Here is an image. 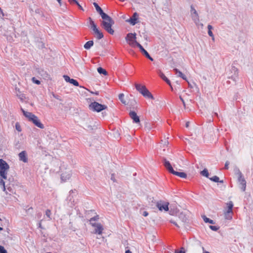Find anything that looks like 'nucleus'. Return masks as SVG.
I'll return each instance as SVG.
<instances>
[{
  "label": "nucleus",
  "mask_w": 253,
  "mask_h": 253,
  "mask_svg": "<svg viewBox=\"0 0 253 253\" xmlns=\"http://www.w3.org/2000/svg\"><path fill=\"white\" fill-rule=\"evenodd\" d=\"M93 5L95 7L96 10L99 13L103 19V21L101 22L102 27L108 33L113 35L114 31L112 28V26L114 24V20L110 16L103 12L97 3L94 2Z\"/></svg>",
  "instance_id": "1"
},
{
  "label": "nucleus",
  "mask_w": 253,
  "mask_h": 253,
  "mask_svg": "<svg viewBox=\"0 0 253 253\" xmlns=\"http://www.w3.org/2000/svg\"><path fill=\"white\" fill-rule=\"evenodd\" d=\"M163 161L165 167L169 171V172L174 175H175L177 176H179L181 178H186L187 177V174L186 173L183 172H178L175 171L173 169L169 162L167 161L166 159L163 158Z\"/></svg>",
  "instance_id": "2"
},
{
  "label": "nucleus",
  "mask_w": 253,
  "mask_h": 253,
  "mask_svg": "<svg viewBox=\"0 0 253 253\" xmlns=\"http://www.w3.org/2000/svg\"><path fill=\"white\" fill-rule=\"evenodd\" d=\"M135 88L144 97L154 99L153 96L145 86L140 84H136Z\"/></svg>",
  "instance_id": "3"
},
{
  "label": "nucleus",
  "mask_w": 253,
  "mask_h": 253,
  "mask_svg": "<svg viewBox=\"0 0 253 253\" xmlns=\"http://www.w3.org/2000/svg\"><path fill=\"white\" fill-rule=\"evenodd\" d=\"M9 169L8 164L3 160L0 159V175L3 179H7V171Z\"/></svg>",
  "instance_id": "4"
},
{
  "label": "nucleus",
  "mask_w": 253,
  "mask_h": 253,
  "mask_svg": "<svg viewBox=\"0 0 253 253\" xmlns=\"http://www.w3.org/2000/svg\"><path fill=\"white\" fill-rule=\"evenodd\" d=\"M235 174L238 176V181L240 184V188L243 191H245L246 188V181L242 173L239 169L235 170Z\"/></svg>",
  "instance_id": "5"
},
{
  "label": "nucleus",
  "mask_w": 253,
  "mask_h": 253,
  "mask_svg": "<svg viewBox=\"0 0 253 253\" xmlns=\"http://www.w3.org/2000/svg\"><path fill=\"white\" fill-rule=\"evenodd\" d=\"M107 108L105 105L101 104L97 102H92L89 105V108L93 111L97 112H101V111L106 109Z\"/></svg>",
  "instance_id": "6"
},
{
  "label": "nucleus",
  "mask_w": 253,
  "mask_h": 253,
  "mask_svg": "<svg viewBox=\"0 0 253 253\" xmlns=\"http://www.w3.org/2000/svg\"><path fill=\"white\" fill-rule=\"evenodd\" d=\"M227 210L224 213V217L226 219L231 220L233 214V203L232 201H229L227 203Z\"/></svg>",
  "instance_id": "7"
},
{
  "label": "nucleus",
  "mask_w": 253,
  "mask_h": 253,
  "mask_svg": "<svg viewBox=\"0 0 253 253\" xmlns=\"http://www.w3.org/2000/svg\"><path fill=\"white\" fill-rule=\"evenodd\" d=\"M228 78L236 82L238 78V70L235 66H232L228 75Z\"/></svg>",
  "instance_id": "8"
},
{
  "label": "nucleus",
  "mask_w": 253,
  "mask_h": 253,
  "mask_svg": "<svg viewBox=\"0 0 253 253\" xmlns=\"http://www.w3.org/2000/svg\"><path fill=\"white\" fill-rule=\"evenodd\" d=\"M190 8L191 15L192 20L194 21L195 24L197 25L200 21L199 14L193 5H191Z\"/></svg>",
  "instance_id": "9"
},
{
  "label": "nucleus",
  "mask_w": 253,
  "mask_h": 253,
  "mask_svg": "<svg viewBox=\"0 0 253 253\" xmlns=\"http://www.w3.org/2000/svg\"><path fill=\"white\" fill-rule=\"evenodd\" d=\"M169 205L168 202H164L162 201H159L157 203L156 206L160 211L163 210L167 211H169Z\"/></svg>",
  "instance_id": "10"
},
{
  "label": "nucleus",
  "mask_w": 253,
  "mask_h": 253,
  "mask_svg": "<svg viewBox=\"0 0 253 253\" xmlns=\"http://www.w3.org/2000/svg\"><path fill=\"white\" fill-rule=\"evenodd\" d=\"M91 226L95 227L94 230V233L101 235L103 230V226L99 223H91Z\"/></svg>",
  "instance_id": "11"
},
{
  "label": "nucleus",
  "mask_w": 253,
  "mask_h": 253,
  "mask_svg": "<svg viewBox=\"0 0 253 253\" xmlns=\"http://www.w3.org/2000/svg\"><path fill=\"white\" fill-rule=\"evenodd\" d=\"M30 122H32L36 126L40 128H44L43 125L41 122L38 117L36 115H35L34 117L31 118Z\"/></svg>",
  "instance_id": "12"
},
{
  "label": "nucleus",
  "mask_w": 253,
  "mask_h": 253,
  "mask_svg": "<svg viewBox=\"0 0 253 253\" xmlns=\"http://www.w3.org/2000/svg\"><path fill=\"white\" fill-rule=\"evenodd\" d=\"M19 160L24 163L28 162V157L27 153L25 151H23L18 154Z\"/></svg>",
  "instance_id": "13"
},
{
  "label": "nucleus",
  "mask_w": 253,
  "mask_h": 253,
  "mask_svg": "<svg viewBox=\"0 0 253 253\" xmlns=\"http://www.w3.org/2000/svg\"><path fill=\"white\" fill-rule=\"evenodd\" d=\"M129 115L131 119L133 120V123H138L140 122L139 117L134 111H130Z\"/></svg>",
  "instance_id": "14"
},
{
  "label": "nucleus",
  "mask_w": 253,
  "mask_h": 253,
  "mask_svg": "<svg viewBox=\"0 0 253 253\" xmlns=\"http://www.w3.org/2000/svg\"><path fill=\"white\" fill-rule=\"evenodd\" d=\"M135 43V44L140 49L141 53L146 56L148 55V52L143 48V47L138 42H137L136 41L134 42Z\"/></svg>",
  "instance_id": "15"
},
{
  "label": "nucleus",
  "mask_w": 253,
  "mask_h": 253,
  "mask_svg": "<svg viewBox=\"0 0 253 253\" xmlns=\"http://www.w3.org/2000/svg\"><path fill=\"white\" fill-rule=\"evenodd\" d=\"M71 177V172H65L62 173L61 175V179L63 181H66L69 180Z\"/></svg>",
  "instance_id": "16"
},
{
  "label": "nucleus",
  "mask_w": 253,
  "mask_h": 253,
  "mask_svg": "<svg viewBox=\"0 0 253 253\" xmlns=\"http://www.w3.org/2000/svg\"><path fill=\"white\" fill-rule=\"evenodd\" d=\"M158 73L161 79L165 81L169 85L171 86L170 81L165 76L161 71L159 70Z\"/></svg>",
  "instance_id": "17"
},
{
  "label": "nucleus",
  "mask_w": 253,
  "mask_h": 253,
  "mask_svg": "<svg viewBox=\"0 0 253 253\" xmlns=\"http://www.w3.org/2000/svg\"><path fill=\"white\" fill-rule=\"evenodd\" d=\"M138 15L136 12L133 13L132 17H131L129 20L130 23L132 25H134L137 23Z\"/></svg>",
  "instance_id": "18"
},
{
  "label": "nucleus",
  "mask_w": 253,
  "mask_h": 253,
  "mask_svg": "<svg viewBox=\"0 0 253 253\" xmlns=\"http://www.w3.org/2000/svg\"><path fill=\"white\" fill-rule=\"evenodd\" d=\"M21 111L23 112V114L24 115V116L25 117H26L27 118H28V120L29 121H31V118H33L35 116V115L33 114V113L25 111L22 108H21Z\"/></svg>",
  "instance_id": "19"
},
{
  "label": "nucleus",
  "mask_w": 253,
  "mask_h": 253,
  "mask_svg": "<svg viewBox=\"0 0 253 253\" xmlns=\"http://www.w3.org/2000/svg\"><path fill=\"white\" fill-rule=\"evenodd\" d=\"M178 217L184 223H187L188 221L186 215L182 212L179 213Z\"/></svg>",
  "instance_id": "20"
},
{
  "label": "nucleus",
  "mask_w": 253,
  "mask_h": 253,
  "mask_svg": "<svg viewBox=\"0 0 253 253\" xmlns=\"http://www.w3.org/2000/svg\"><path fill=\"white\" fill-rule=\"evenodd\" d=\"M175 74L177 75L178 77L181 78L182 79L187 81L186 77L185 75H184L181 71L178 70L176 68H174L173 69Z\"/></svg>",
  "instance_id": "21"
},
{
  "label": "nucleus",
  "mask_w": 253,
  "mask_h": 253,
  "mask_svg": "<svg viewBox=\"0 0 253 253\" xmlns=\"http://www.w3.org/2000/svg\"><path fill=\"white\" fill-rule=\"evenodd\" d=\"M136 34L135 33H134V34H132V33H128L127 36H126V40H129L130 41H132L133 40H134L133 42H134L136 39ZM132 43H135L134 42H133Z\"/></svg>",
  "instance_id": "22"
},
{
  "label": "nucleus",
  "mask_w": 253,
  "mask_h": 253,
  "mask_svg": "<svg viewBox=\"0 0 253 253\" xmlns=\"http://www.w3.org/2000/svg\"><path fill=\"white\" fill-rule=\"evenodd\" d=\"M93 43L94 42L93 41H89L84 44V48L85 49H89L91 46H93Z\"/></svg>",
  "instance_id": "23"
},
{
  "label": "nucleus",
  "mask_w": 253,
  "mask_h": 253,
  "mask_svg": "<svg viewBox=\"0 0 253 253\" xmlns=\"http://www.w3.org/2000/svg\"><path fill=\"white\" fill-rule=\"evenodd\" d=\"M89 24L90 25V28L92 30V31L94 32L95 30H96L98 28H97L96 25L94 23V21L92 20V19L90 17L89 18Z\"/></svg>",
  "instance_id": "24"
},
{
  "label": "nucleus",
  "mask_w": 253,
  "mask_h": 253,
  "mask_svg": "<svg viewBox=\"0 0 253 253\" xmlns=\"http://www.w3.org/2000/svg\"><path fill=\"white\" fill-rule=\"evenodd\" d=\"M94 33L96 35L97 38L98 40L101 39L104 37L103 33L101 32L98 29L95 30Z\"/></svg>",
  "instance_id": "25"
},
{
  "label": "nucleus",
  "mask_w": 253,
  "mask_h": 253,
  "mask_svg": "<svg viewBox=\"0 0 253 253\" xmlns=\"http://www.w3.org/2000/svg\"><path fill=\"white\" fill-rule=\"evenodd\" d=\"M209 179L213 181V182H220V183H223V180H219V177L217 176H214L212 177H210Z\"/></svg>",
  "instance_id": "26"
},
{
  "label": "nucleus",
  "mask_w": 253,
  "mask_h": 253,
  "mask_svg": "<svg viewBox=\"0 0 253 253\" xmlns=\"http://www.w3.org/2000/svg\"><path fill=\"white\" fill-rule=\"evenodd\" d=\"M212 26L211 25H208V34L212 38V40H214V36L211 32V29H212Z\"/></svg>",
  "instance_id": "27"
},
{
  "label": "nucleus",
  "mask_w": 253,
  "mask_h": 253,
  "mask_svg": "<svg viewBox=\"0 0 253 253\" xmlns=\"http://www.w3.org/2000/svg\"><path fill=\"white\" fill-rule=\"evenodd\" d=\"M203 219L204 221L206 223H210L211 224H214V222L213 220H211L209 218H208L206 215L202 216Z\"/></svg>",
  "instance_id": "28"
},
{
  "label": "nucleus",
  "mask_w": 253,
  "mask_h": 253,
  "mask_svg": "<svg viewBox=\"0 0 253 253\" xmlns=\"http://www.w3.org/2000/svg\"><path fill=\"white\" fill-rule=\"evenodd\" d=\"M97 71L100 74H103L104 75H107V72L102 67H98L97 68Z\"/></svg>",
  "instance_id": "29"
},
{
  "label": "nucleus",
  "mask_w": 253,
  "mask_h": 253,
  "mask_svg": "<svg viewBox=\"0 0 253 253\" xmlns=\"http://www.w3.org/2000/svg\"><path fill=\"white\" fill-rule=\"evenodd\" d=\"M124 94L123 93H120L119 95V99L121 101V102L124 104H126V101L124 99Z\"/></svg>",
  "instance_id": "30"
},
{
  "label": "nucleus",
  "mask_w": 253,
  "mask_h": 253,
  "mask_svg": "<svg viewBox=\"0 0 253 253\" xmlns=\"http://www.w3.org/2000/svg\"><path fill=\"white\" fill-rule=\"evenodd\" d=\"M201 173L203 176H204L207 178H209V173L208 172V170L207 169H205L203 170H202L201 172Z\"/></svg>",
  "instance_id": "31"
},
{
  "label": "nucleus",
  "mask_w": 253,
  "mask_h": 253,
  "mask_svg": "<svg viewBox=\"0 0 253 253\" xmlns=\"http://www.w3.org/2000/svg\"><path fill=\"white\" fill-rule=\"evenodd\" d=\"M99 215H96L95 216H94V217L91 218L90 219H89V222H90V224L91 225V223H93L92 221H97L99 219Z\"/></svg>",
  "instance_id": "32"
},
{
  "label": "nucleus",
  "mask_w": 253,
  "mask_h": 253,
  "mask_svg": "<svg viewBox=\"0 0 253 253\" xmlns=\"http://www.w3.org/2000/svg\"><path fill=\"white\" fill-rule=\"evenodd\" d=\"M70 83L71 84H73L74 85L76 86H79V83L78 82V81L73 79H71Z\"/></svg>",
  "instance_id": "33"
},
{
  "label": "nucleus",
  "mask_w": 253,
  "mask_h": 253,
  "mask_svg": "<svg viewBox=\"0 0 253 253\" xmlns=\"http://www.w3.org/2000/svg\"><path fill=\"white\" fill-rule=\"evenodd\" d=\"M51 211L50 210H46L45 211V215L47 216V217L49 218V220H51Z\"/></svg>",
  "instance_id": "34"
},
{
  "label": "nucleus",
  "mask_w": 253,
  "mask_h": 253,
  "mask_svg": "<svg viewBox=\"0 0 253 253\" xmlns=\"http://www.w3.org/2000/svg\"><path fill=\"white\" fill-rule=\"evenodd\" d=\"M210 228L212 230L214 231H217L219 228V227H217L216 226H213V225H210Z\"/></svg>",
  "instance_id": "35"
},
{
  "label": "nucleus",
  "mask_w": 253,
  "mask_h": 253,
  "mask_svg": "<svg viewBox=\"0 0 253 253\" xmlns=\"http://www.w3.org/2000/svg\"><path fill=\"white\" fill-rule=\"evenodd\" d=\"M32 80L33 83H34L35 84H37L39 85L41 84V82L39 80H37L36 79V78H35V77H33L32 79Z\"/></svg>",
  "instance_id": "36"
},
{
  "label": "nucleus",
  "mask_w": 253,
  "mask_h": 253,
  "mask_svg": "<svg viewBox=\"0 0 253 253\" xmlns=\"http://www.w3.org/2000/svg\"><path fill=\"white\" fill-rule=\"evenodd\" d=\"M63 78L66 82H69V83H70L71 80L72 79H70V78L67 75H64Z\"/></svg>",
  "instance_id": "37"
},
{
  "label": "nucleus",
  "mask_w": 253,
  "mask_h": 253,
  "mask_svg": "<svg viewBox=\"0 0 253 253\" xmlns=\"http://www.w3.org/2000/svg\"><path fill=\"white\" fill-rule=\"evenodd\" d=\"M0 253H7L4 248L1 246H0Z\"/></svg>",
  "instance_id": "38"
},
{
  "label": "nucleus",
  "mask_w": 253,
  "mask_h": 253,
  "mask_svg": "<svg viewBox=\"0 0 253 253\" xmlns=\"http://www.w3.org/2000/svg\"><path fill=\"white\" fill-rule=\"evenodd\" d=\"M111 180H112L114 182H117V180L115 178V173H112L111 174Z\"/></svg>",
  "instance_id": "39"
},
{
  "label": "nucleus",
  "mask_w": 253,
  "mask_h": 253,
  "mask_svg": "<svg viewBox=\"0 0 253 253\" xmlns=\"http://www.w3.org/2000/svg\"><path fill=\"white\" fill-rule=\"evenodd\" d=\"M15 127H16V129L18 131H21V126H20L19 125V124L18 123H16V125H15Z\"/></svg>",
  "instance_id": "40"
},
{
  "label": "nucleus",
  "mask_w": 253,
  "mask_h": 253,
  "mask_svg": "<svg viewBox=\"0 0 253 253\" xmlns=\"http://www.w3.org/2000/svg\"><path fill=\"white\" fill-rule=\"evenodd\" d=\"M52 96L54 98H56V99H58L59 100H61V98H60V96L58 95H56V94H55L54 93H52Z\"/></svg>",
  "instance_id": "41"
},
{
  "label": "nucleus",
  "mask_w": 253,
  "mask_h": 253,
  "mask_svg": "<svg viewBox=\"0 0 253 253\" xmlns=\"http://www.w3.org/2000/svg\"><path fill=\"white\" fill-rule=\"evenodd\" d=\"M74 4H76L78 6L80 10H83V11L84 10L83 7L80 4V3L78 2V1H77V3H74Z\"/></svg>",
  "instance_id": "42"
},
{
  "label": "nucleus",
  "mask_w": 253,
  "mask_h": 253,
  "mask_svg": "<svg viewBox=\"0 0 253 253\" xmlns=\"http://www.w3.org/2000/svg\"><path fill=\"white\" fill-rule=\"evenodd\" d=\"M229 165V161H226L225 164V166H224V169H228V166Z\"/></svg>",
  "instance_id": "43"
},
{
  "label": "nucleus",
  "mask_w": 253,
  "mask_h": 253,
  "mask_svg": "<svg viewBox=\"0 0 253 253\" xmlns=\"http://www.w3.org/2000/svg\"><path fill=\"white\" fill-rule=\"evenodd\" d=\"M175 253H185V252L184 251V249L182 248L181 250L176 251Z\"/></svg>",
  "instance_id": "44"
},
{
  "label": "nucleus",
  "mask_w": 253,
  "mask_h": 253,
  "mask_svg": "<svg viewBox=\"0 0 253 253\" xmlns=\"http://www.w3.org/2000/svg\"><path fill=\"white\" fill-rule=\"evenodd\" d=\"M170 222L173 224L174 225H175L176 227H179V225L177 224V223L174 221V220H170Z\"/></svg>",
  "instance_id": "45"
},
{
  "label": "nucleus",
  "mask_w": 253,
  "mask_h": 253,
  "mask_svg": "<svg viewBox=\"0 0 253 253\" xmlns=\"http://www.w3.org/2000/svg\"><path fill=\"white\" fill-rule=\"evenodd\" d=\"M77 0H68L69 2L71 4H74V3H77Z\"/></svg>",
  "instance_id": "46"
},
{
  "label": "nucleus",
  "mask_w": 253,
  "mask_h": 253,
  "mask_svg": "<svg viewBox=\"0 0 253 253\" xmlns=\"http://www.w3.org/2000/svg\"><path fill=\"white\" fill-rule=\"evenodd\" d=\"M19 98L21 99V100H23L25 98V95L24 94H21L20 95H19Z\"/></svg>",
  "instance_id": "47"
},
{
  "label": "nucleus",
  "mask_w": 253,
  "mask_h": 253,
  "mask_svg": "<svg viewBox=\"0 0 253 253\" xmlns=\"http://www.w3.org/2000/svg\"><path fill=\"white\" fill-rule=\"evenodd\" d=\"M5 184V182L3 179L0 178V186H2Z\"/></svg>",
  "instance_id": "48"
},
{
  "label": "nucleus",
  "mask_w": 253,
  "mask_h": 253,
  "mask_svg": "<svg viewBox=\"0 0 253 253\" xmlns=\"http://www.w3.org/2000/svg\"><path fill=\"white\" fill-rule=\"evenodd\" d=\"M179 98L181 100V101H182V103L183 104L184 107H185L186 105H185V101H184V99H183V98L181 96H179Z\"/></svg>",
  "instance_id": "49"
},
{
  "label": "nucleus",
  "mask_w": 253,
  "mask_h": 253,
  "mask_svg": "<svg viewBox=\"0 0 253 253\" xmlns=\"http://www.w3.org/2000/svg\"><path fill=\"white\" fill-rule=\"evenodd\" d=\"M38 226L39 228H40L41 229L42 228V220H41L38 224Z\"/></svg>",
  "instance_id": "50"
},
{
  "label": "nucleus",
  "mask_w": 253,
  "mask_h": 253,
  "mask_svg": "<svg viewBox=\"0 0 253 253\" xmlns=\"http://www.w3.org/2000/svg\"><path fill=\"white\" fill-rule=\"evenodd\" d=\"M146 58H148L150 60L153 61V58L150 56L149 54H148V55L145 56Z\"/></svg>",
  "instance_id": "51"
},
{
  "label": "nucleus",
  "mask_w": 253,
  "mask_h": 253,
  "mask_svg": "<svg viewBox=\"0 0 253 253\" xmlns=\"http://www.w3.org/2000/svg\"><path fill=\"white\" fill-rule=\"evenodd\" d=\"M142 215L144 216H147L148 215V213L147 211H143V213H142Z\"/></svg>",
  "instance_id": "52"
},
{
  "label": "nucleus",
  "mask_w": 253,
  "mask_h": 253,
  "mask_svg": "<svg viewBox=\"0 0 253 253\" xmlns=\"http://www.w3.org/2000/svg\"><path fill=\"white\" fill-rule=\"evenodd\" d=\"M2 191L3 192H5L6 193V194H7V192L6 191V188H5V184L4 185V186H2Z\"/></svg>",
  "instance_id": "53"
},
{
  "label": "nucleus",
  "mask_w": 253,
  "mask_h": 253,
  "mask_svg": "<svg viewBox=\"0 0 253 253\" xmlns=\"http://www.w3.org/2000/svg\"><path fill=\"white\" fill-rule=\"evenodd\" d=\"M186 81L188 82V86H189V87H190V88H193V85H192L191 84H190L189 82H188L187 81V80Z\"/></svg>",
  "instance_id": "54"
},
{
  "label": "nucleus",
  "mask_w": 253,
  "mask_h": 253,
  "mask_svg": "<svg viewBox=\"0 0 253 253\" xmlns=\"http://www.w3.org/2000/svg\"><path fill=\"white\" fill-rule=\"evenodd\" d=\"M35 12L37 13H40V12H41V10L40 8H38V9H36Z\"/></svg>",
  "instance_id": "55"
},
{
  "label": "nucleus",
  "mask_w": 253,
  "mask_h": 253,
  "mask_svg": "<svg viewBox=\"0 0 253 253\" xmlns=\"http://www.w3.org/2000/svg\"><path fill=\"white\" fill-rule=\"evenodd\" d=\"M0 13L2 14V16H4V13L2 11V10L1 9V8L0 7Z\"/></svg>",
  "instance_id": "56"
},
{
  "label": "nucleus",
  "mask_w": 253,
  "mask_h": 253,
  "mask_svg": "<svg viewBox=\"0 0 253 253\" xmlns=\"http://www.w3.org/2000/svg\"><path fill=\"white\" fill-rule=\"evenodd\" d=\"M125 253H132L130 250H128L126 251Z\"/></svg>",
  "instance_id": "57"
},
{
  "label": "nucleus",
  "mask_w": 253,
  "mask_h": 253,
  "mask_svg": "<svg viewBox=\"0 0 253 253\" xmlns=\"http://www.w3.org/2000/svg\"><path fill=\"white\" fill-rule=\"evenodd\" d=\"M60 5H61V0H57Z\"/></svg>",
  "instance_id": "58"
},
{
  "label": "nucleus",
  "mask_w": 253,
  "mask_h": 253,
  "mask_svg": "<svg viewBox=\"0 0 253 253\" xmlns=\"http://www.w3.org/2000/svg\"><path fill=\"white\" fill-rule=\"evenodd\" d=\"M38 216L39 217H41V216H42V213H38Z\"/></svg>",
  "instance_id": "59"
},
{
  "label": "nucleus",
  "mask_w": 253,
  "mask_h": 253,
  "mask_svg": "<svg viewBox=\"0 0 253 253\" xmlns=\"http://www.w3.org/2000/svg\"><path fill=\"white\" fill-rule=\"evenodd\" d=\"M92 93H94V94H96V95H98V94H99V92H98V91H96V92H95V93L92 92Z\"/></svg>",
  "instance_id": "60"
},
{
  "label": "nucleus",
  "mask_w": 253,
  "mask_h": 253,
  "mask_svg": "<svg viewBox=\"0 0 253 253\" xmlns=\"http://www.w3.org/2000/svg\"><path fill=\"white\" fill-rule=\"evenodd\" d=\"M188 126H189V123H187L186 124V126L187 127H188Z\"/></svg>",
  "instance_id": "61"
},
{
  "label": "nucleus",
  "mask_w": 253,
  "mask_h": 253,
  "mask_svg": "<svg viewBox=\"0 0 253 253\" xmlns=\"http://www.w3.org/2000/svg\"><path fill=\"white\" fill-rule=\"evenodd\" d=\"M74 192V190H70V193L71 194V193H73Z\"/></svg>",
  "instance_id": "62"
},
{
  "label": "nucleus",
  "mask_w": 253,
  "mask_h": 253,
  "mask_svg": "<svg viewBox=\"0 0 253 253\" xmlns=\"http://www.w3.org/2000/svg\"><path fill=\"white\" fill-rule=\"evenodd\" d=\"M204 253H210L209 252H207V251H205L204 252Z\"/></svg>",
  "instance_id": "63"
},
{
  "label": "nucleus",
  "mask_w": 253,
  "mask_h": 253,
  "mask_svg": "<svg viewBox=\"0 0 253 253\" xmlns=\"http://www.w3.org/2000/svg\"><path fill=\"white\" fill-rule=\"evenodd\" d=\"M3 230V228L1 227H0V231H2Z\"/></svg>",
  "instance_id": "64"
}]
</instances>
